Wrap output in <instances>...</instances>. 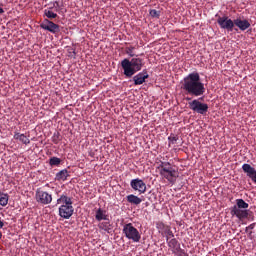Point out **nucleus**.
Here are the masks:
<instances>
[{
  "label": "nucleus",
  "instance_id": "f257e3e1",
  "mask_svg": "<svg viewBox=\"0 0 256 256\" xmlns=\"http://www.w3.org/2000/svg\"><path fill=\"white\" fill-rule=\"evenodd\" d=\"M182 89L185 95H187L186 100L189 101V108L196 113L206 115L209 111L208 103L203 102V96L206 93V86L198 71L188 73V75L184 77Z\"/></svg>",
  "mask_w": 256,
  "mask_h": 256
},
{
  "label": "nucleus",
  "instance_id": "f03ea898",
  "mask_svg": "<svg viewBox=\"0 0 256 256\" xmlns=\"http://www.w3.org/2000/svg\"><path fill=\"white\" fill-rule=\"evenodd\" d=\"M135 47L130 46L126 47V53L131 57V59L125 58L121 61V67L123 69L125 77H133L138 71H141L142 67H144V59L138 57L134 53Z\"/></svg>",
  "mask_w": 256,
  "mask_h": 256
},
{
  "label": "nucleus",
  "instance_id": "7ed1b4c3",
  "mask_svg": "<svg viewBox=\"0 0 256 256\" xmlns=\"http://www.w3.org/2000/svg\"><path fill=\"white\" fill-rule=\"evenodd\" d=\"M157 169L163 179H167L172 184L176 183L177 177H179L178 169L170 161H160Z\"/></svg>",
  "mask_w": 256,
  "mask_h": 256
},
{
  "label": "nucleus",
  "instance_id": "20e7f679",
  "mask_svg": "<svg viewBox=\"0 0 256 256\" xmlns=\"http://www.w3.org/2000/svg\"><path fill=\"white\" fill-rule=\"evenodd\" d=\"M57 203H60L59 215L63 219H70L75 209L73 206V198L69 197L67 193H62L57 199Z\"/></svg>",
  "mask_w": 256,
  "mask_h": 256
},
{
  "label": "nucleus",
  "instance_id": "39448f33",
  "mask_svg": "<svg viewBox=\"0 0 256 256\" xmlns=\"http://www.w3.org/2000/svg\"><path fill=\"white\" fill-rule=\"evenodd\" d=\"M249 203L245 199L239 198L236 199V205L231 207V215H236L240 221L247 219L249 217Z\"/></svg>",
  "mask_w": 256,
  "mask_h": 256
},
{
  "label": "nucleus",
  "instance_id": "423d86ee",
  "mask_svg": "<svg viewBox=\"0 0 256 256\" xmlns=\"http://www.w3.org/2000/svg\"><path fill=\"white\" fill-rule=\"evenodd\" d=\"M123 233L128 239H132V241H140L141 239V234L139 230H137V228H134L131 222L124 225Z\"/></svg>",
  "mask_w": 256,
  "mask_h": 256
},
{
  "label": "nucleus",
  "instance_id": "0eeeda50",
  "mask_svg": "<svg viewBox=\"0 0 256 256\" xmlns=\"http://www.w3.org/2000/svg\"><path fill=\"white\" fill-rule=\"evenodd\" d=\"M217 23L221 27V29H226L227 31H233L235 27V19H230L227 15L223 17L216 15Z\"/></svg>",
  "mask_w": 256,
  "mask_h": 256
},
{
  "label": "nucleus",
  "instance_id": "6e6552de",
  "mask_svg": "<svg viewBox=\"0 0 256 256\" xmlns=\"http://www.w3.org/2000/svg\"><path fill=\"white\" fill-rule=\"evenodd\" d=\"M36 200L39 203H43L44 205H47L49 203H52L53 195L48 191H43L42 189H36Z\"/></svg>",
  "mask_w": 256,
  "mask_h": 256
},
{
  "label": "nucleus",
  "instance_id": "1a4fd4ad",
  "mask_svg": "<svg viewBox=\"0 0 256 256\" xmlns=\"http://www.w3.org/2000/svg\"><path fill=\"white\" fill-rule=\"evenodd\" d=\"M130 186L135 191H139V193H145L147 191V185L143 179H140L139 177L135 179H131Z\"/></svg>",
  "mask_w": 256,
  "mask_h": 256
},
{
  "label": "nucleus",
  "instance_id": "9d476101",
  "mask_svg": "<svg viewBox=\"0 0 256 256\" xmlns=\"http://www.w3.org/2000/svg\"><path fill=\"white\" fill-rule=\"evenodd\" d=\"M40 27L46 31H50V33H59V31H61L60 25H57V23H54V21H50L49 19H44Z\"/></svg>",
  "mask_w": 256,
  "mask_h": 256
},
{
  "label": "nucleus",
  "instance_id": "9b49d317",
  "mask_svg": "<svg viewBox=\"0 0 256 256\" xmlns=\"http://www.w3.org/2000/svg\"><path fill=\"white\" fill-rule=\"evenodd\" d=\"M168 246L177 254V256H185V252L182 250L181 244H179L178 240L174 238V234L173 238L168 242Z\"/></svg>",
  "mask_w": 256,
  "mask_h": 256
},
{
  "label": "nucleus",
  "instance_id": "f8f14e48",
  "mask_svg": "<svg viewBox=\"0 0 256 256\" xmlns=\"http://www.w3.org/2000/svg\"><path fill=\"white\" fill-rule=\"evenodd\" d=\"M148 78L149 73L147 69H143V71L140 69V73H137V75L134 74L133 81L135 85H142Z\"/></svg>",
  "mask_w": 256,
  "mask_h": 256
},
{
  "label": "nucleus",
  "instance_id": "ddd939ff",
  "mask_svg": "<svg viewBox=\"0 0 256 256\" xmlns=\"http://www.w3.org/2000/svg\"><path fill=\"white\" fill-rule=\"evenodd\" d=\"M242 169L244 173H246V175L250 177L254 183H256V168L253 167L250 163H243Z\"/></svg>",
  "mask_w": 256,
  "mask_h": 256
},
{
  "label": "nucleus",
  "instance_id": "4468645a",
  "mask_svg": "<svg viewBox=\"0 0 256 256\" xmlns=\"http://www.w3.org/2000/svg\"><path fill=\"white\" fill-rule=\"evenodd\" d=\"M234 25L240 29V31H246L251 27L250 21L248 19H234Z\"/></svg>",
  "mask_w": 256,
  "mask_h": 256
},
{
  "label": "nucleus",
  "instance_id": "2eb2a0df",
  "mask_svg": "<svg viewBox=\"0 0 256 256\" xmlns=\"http://www.w3.org/2000/svg\"><path fill=\"white\" fill-rule=\"evenodd\" d=\"M127 201L133 205H140V203H142V198L138 197V195H135L134 193H130L127 195Z\"/></svg>",
  "mask_w": 256,
  "mask_h": 256
},
{
  "label": "nucleus",
  "instance_id": "dca6fc26",
  "mask_svg": "<svg viewBox=\"0 0 256 256\" xmlns=\"http://www.w3.org/2000/svg\"><path fill=\"white\" fill-rule=\"evenodd\" d=\"M14 139H18L22 143H25V145H28L31 142L29 137H27V135H25V133L15 132Z\"/></svg>",
  "mask_w": 256,
  "mask_h": 256
},
{
  "label": "nucleus",
  "instance_id": "f3484780",
  "mask_svg": "<svg viewBox=\"0 0 256 256\" xmlns=\"http://www.w3.org/2000/svg\"><path fill=\"white\" fill-rule=\"evenodd\" d=\"M67 177H69L68 169H61V171H58V173H56V179L58 181H65Z\"/></svg>",
  "mask_w": 256,
  "mask_h": 256
},
{
  "label": "nucleus",
  "instance_id": "a211bd4d",
  "mask_svg": "<svg viewBox=\"0 0 256 256\" xmlns=\"http://www.w3.org/2000/svg\"><path fill=\"white\" fill-rule=\"evenodd\" d=\"M99 229H103L104 231H107V233H111L112 226L110 224V220L107 216V220H104V222H100Z\"/></svg>",
  "mask_w": 256,
  "mask_h": 256
},
{
  "label": "nucleus",
  "instance_id": "6ab92c4d",
  "mask_svg": "<svg viewBox=\"0 0 256 256\" xmlns=\"http://www.w3.org/2000/svg\"><path fill=\"white\" fill-rule=\"evenodd\" d=\"M95 217H96L97 221H102V219H108L106 210L102 209L101 207H99V209H97Z\"/></svg>",
  "mask_w": 256,
  "mask_h": 256
},
{
  "label": "nucleus",
  "instance_id": "aec40b11",
  "mask_svg": "<svg viewBox=\"0 0 256 256\" xmlns=\"http://www.w3.org/2000/svg\"><path fill=\"white\" fill-rule=\"evenodd\" d=\"M9 202V194L8 193H3L2 191H0V205H7V203Z\"/></svg>",
  "mask_w": 256,
  "mask_h": 256
},
{
  "label": "nucleus",
  "instance_id": "412c9836",
  "mask_svg": "<svg viewBox=\"0 0 256 256\" xmlns=\"http://www.w3.org/2000/svg\"><path fill=\"white\" fill-rule=\"evenodd\" d=\"M44 15L45 17H47L48 20L56 19L58 17L57 13H54V11H50L48 9H45Z\"/></svg>",
  "mask_w": 256,
  "mask_h": 256
},
{
  "label": "nucleus",
  "instance_id": "4be33fe9",
  "mask_svg": "<svg viewBox=\"0 0 256 256\" xmlns=\"http://www.w3.org/2000/svg\"><path fill=\"white\" fill-rule=\"evenodd\" d=\"M52 141L53 143H59V141H61V133H59V131H55V133H53L52 136Z\"/></svg>",
  "mask_w": 256,
  "mask_h": 256
},
{
  "label": "nucleus",
  "instance_id": "5701e85b",
  "mask_svg": "<svg viewBox=\"0 0 256 256\" xmlns=\"http://www.w3.org/2000/svg\"><path fill=\"white\" fill-rule=\"evenodd\" d=\"M49 163H50V165H60L61 158L60 157H50Z\"/></svg>",
  "mask_w": 256,
  "mask_h": 256
},
{
  "label": "nucleus",
  "instance_id": "b1692460",
  "mask_svg": "<svg viewBox=\"0 0 256 256\" xmlns=\"http://www.w3.org/2000/svg\"><path fill=\"white\" fill-rule=\"evenodd\" d=\"M150 15L151 17H155L156 19H159L161 15V11H157V9H150Z\"/></svg>",
  "mask_w": 256,
  "mask_h": 256
},
{
  "label": "nucleus",
  "instance_id": "393cba45",
  "mask_svg": "<svg viewBox=\"0 0 256 256\" xmlns=\"http://www.w3.org/2000/svg\"><path fill=\"white\" fill-rule=\"evenodd\" d=\"M178 139L179 137L177 135H174V134L169 135L168 137L169 144L177 143Z\"/></svg>",
  "mask_w": 256,
  "mask_h": 256
},
{
  "label": "nucleus",
  "instance_id": "a878e982",
  "mask_svg": "<svg viewBox=\"0 0 256 256\" xmlns=\"http://www.w3.org/2000/svg\"><path fill=\"white\" fill-rule=\"evenodd\" d=\"M165 233L167 236V242L169 243V237H174V234H173L171 228H166Z\"/></svg>",
  "mask_w": 256,
  "mask_h": 256
},
{
  "label": "nucleus",
  "instance_id": "bb28decb",
  "mask_svg": "<svg viewBox=\"0 0 256 256\" xmlns=\"http://www.w3.org/2000/svg\"><path fill=\"white\" fill-rule=\"evenodd\" d=\"M54 7L55 9H61V7H63V5H61V3H59V1H54Z\"/></svg>",
  "mask_w": 256,
  "mask_h": 256
},
{
  "label": "nucleus",
  "instance_id": "cd10ccee",
  "mask_svg": "<svg viewBox=\"0 0 256 256\" xmlns=\"http://www.w3.org/2000/svg\"><path fill=\"white\" fill-rule=\"evenodd\" d=\"M256 224H250V226H247L246 231H249V229H255Z\"/></svg>",
  "mask_w": 256,
  "mask_h": 256
},
{
  "label": "nucleus",
  "instance_id": "c85d7f7f",
  "mask_svg": "<svg viewBox=\"0 0 256 256\" xmlns=\"http://www.w3.org/2000/svg\"><path fill=\"white\" fill-rule=\"evenodd\" d=\"M4 220H2V218H0V227H4Z\"/></svg>",
  "mask_w": 256,
  "mask_h": 256
},
{
  "label": "nucleus",
  "instance_id": "c756f323",
  "mask_svg": "<svg viewBox=\"0 0 256 256\" xmlns=\"http://www.w3.org/2000/svg\"><path fill=\"white\" fill-rule=\"evenodd\" d=\"M3 13H5L3 7H0V15H3Z\"/></svg>",
  "mask_w": 256,
  "mask_h": 256
},
{
  "label": "nucleus",
  "instance_id": "7c9ffc66",
  "mask_svg": "<svg viewBox=\"0 0 256 256\" xmlns=\"http://www.w3.org/2000/svg\"><path fill=\"white\" fill-rule=\"evenodd\" d=\"M0 229H2V228H0ZM1 237H2V232H0V239H1Z\"/></svg>",
  "mask_w": 256,
  "mask_h": 256
}]
</instances>
